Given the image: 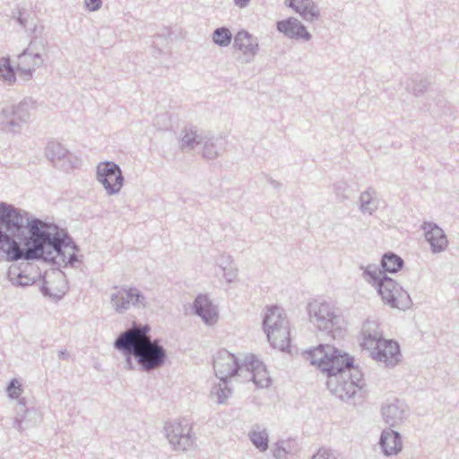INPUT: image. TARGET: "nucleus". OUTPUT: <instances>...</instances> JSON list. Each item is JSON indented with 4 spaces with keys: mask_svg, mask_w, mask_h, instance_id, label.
Segmentation results:
<instances>
[{
    "mask_svg": "<svg viewBox=\"0 0 459 459\" xmlns=\"http://www.w3.org/2000/svg\"><path fill=\"white\" fill-rule=\"evenodd\" d=\"M149 325L133 323L114 342V348L122 353H131L139 369L150 372L161 368L167 360V351L159 339H152Z\"/></svg>",
    "mask_w": 459,
    "mask_h": 459,
    "instance_id": "obj_1",
    "label": "nucleus"
},
{
    "mask_svg": "<svg viewBox=\"0 0 459 459\" xmlns=\"http://www.w3.org/2000/svg\"><path fill=\"white\" fill-rule=\"evenodd\" d=\"M263 329L273 347L282 351L290 348L292 341L290 321L281 307L277 305L265 307Z\"/></svg>",
    "mask_w": 459,
    "mask_h": 459,
    "instance_id": "obj_2",
    "label": "nucleus"
},
{
    "mask_svg": "<svg viewBox=\"0 0 459 459\" xmlns=\"http://www.w3.org/2000/svg\"><path fill=\"white\" fill-rule=\"evenodd\" d=\"M305 359L329 377H336L353 365V358L333 345L322 344L304 353Z\"/></svg>",
    "mask_w": 459,
    "mask_h": 459,
    "instance_id": "obj_3",
    "label": "nucleus"
},
{
    "mask_svg": "<svg viewBox=\"0 0 459 459\" xmlns=\"http://www.w3.org/2000/svg\"><path fill=\"white\" fill-rule=\"evenodd\" d=\"M36 108L37 102L30 97H25L18 103L3 106L0 108V132L13 135L20 134Z\"/></svg>",
    "mask_w": 459,
    "mask_h": 459,
    "instance_id": "obj_4",
    "label": "nucleus"
},
{
    "mask_svg": "<svg viewBox=\"0 0 459 459\" xmlns=\"http://www.w3.org/2000/svg\"><path fill=\"white\" fill-rule=\"evenodd\" d=\"M364 385L362 374L353 365L336 377L327 379L328 388L342 400L362 395Z\"/></svg>",
    "mask_w": 459,
    "mask_h": 459,
    "instance_id": "obj_5",
    "label": "nucleus"
},
{
    "mask_svg": "<svg viewBox=\"0 0 459 459\" xmlns=\"http://www.w3.org/2000/svg\"><path fill=\"white\" fill-rule=\"evenodd\" d=\"M110 304L117 313L124 314L131 307H146L147 299L135 287L114 286L110 294Z\"/></svg>",
    "mask_w": 459,
    "mask_h": 459,
    "instance_id": "obj_6",
    "label": "nucleus"
},
{
    "mask_svg": "<svg viewBox=\"0 0 459 459\" xmlns=\"http://www.w3.org/2000/svg\"><path fill=\"white\" fill-rule=\"evenodd\" d=\"M364 346L371 351L374 359L385 366H394L401 359L399 345L392 340L368 336L364 341Z\"/></svg>",
    "mask_w": 459,
    "mask_h": 459,
    "instance_id": "obj_7",
    "label": "nucleus"
},
{
    "mask_svg": "<svg viewBox=\"0 0 459 459\" xmlns=\"http://www.w3.org/2000/svg\"><path fill=\"white\" fill-rule=\"evenodd\" d=\"M96 180L103 186L107 195H117L125 183L121 168L114 161H101L96 168Z\"/></svg>",
    "mask_w": 459,
    "mask_h": 459,
    "instance_id": "obj_8",
    "label": "nucleus"
},
{
    "mask_svg": "<svg viewBox=\"0 0 459 459\" xmlns=\"http://www.w3.org/2000/svg\"><path fill=\"white\" fill-rule=\"evenodd\" d=\"M378 293L387 304L394 307L403 309L411 303L408 293L390 278H384L381 281Z\"/></svg>",
    "mask_w": 459,
    "mask_h": 459,
    "instance_id": "obj_9",
    "label": "nucleus"
},
{
    "mask_svg": "<svg viewBox=\"0 0 459 459\" xmlns=\"http://www.w3.org/2000/svg\"><path fill=\"white\" fill-rule=\"evenodd\" d=\"M309 314L316 318L320 329L332 332L333 325H339L341 318L334 314L333 307L326 302L315 300L309 303Z\"/></svg>",
    "mask_w": 459,
    "mask_h": 459,
    "instance_id": "obj_10",
    "label": "nucleus"
},
{
    "mask_svg": "<svg viewBox=\"0 0 459 459\" xmlns=\"http://www.w3.org/2000/svg\"><path fill=\"white\" fill-rule=\"evenodd\" d=\"M215 375L223 382L235 377L239 369L236 356L226 350L219 351L213 358Z\"/></svg>",
    "mask_w": 459,
    "mask_h": 459,
    "instance_id": "obj_11",
    "label": "nucleus"
},
{
    "mask_svg": "<svg viewBox=\"0 0 459 459\" xmlns=\"http://www.w3.org/2000/svg\"><path fill=\"white\" fill-rule=\"evenodd\" d=\"M44 58L39 52H30L24 49L17 56L16 72L18 76L23 82H29L33 78V73L36 68L44 65Z\"/></svg>",
    "mask_w": 459,
    "mask_h": 459,
    "instance_id": "obj_12",
    "label": "nucleus"
},
{
    "mask_svg": "<svg viewBox=\"0 0 459 459\" xmlns=\"http://www.w3.org/2000/svg\"><path fill=\"white\" fill-rule=\"evenodd\" d=\"M277 29L289 38L296 39H309L310 34L305 26L297 19L288 18L277 23Z\"/></svg>",
    "mask_w": 459,
    "mask_h": 459,
    "instance_id": "obj_13",
    "label": "nucleus"
},
{
    "mask_svg": "<svg viewBox=\"0 0 459 459\" xmlns=\"http://www.w3.org/2000/svg\"><path fill=\"white\" fill-rule=\"evenodd\" d=\"M425 237L434 252L443 251L447 247V238L439 227L432 223L424 226Z\"/></svg>",
    "mask_w": 459,
    "mask_h": 459,
    "instance_id": "obj_14",
    "label": "nucleus"
},
{
    "mask_svg": "<svg viewBox=\"0 0 459 459\" xmlns=\"http://www.w3.org/2000/svg\"><path fill=\"white\" fill-rule=\"evenodd\" d=\"M196 313L206 324L213 325L218 320V314L215 307L206 296H198L195 301Z\"/></svg>",
    "mask_w": 459,
    "mask_h": 459,
    "instance_id": "obj_15",
    "label": "nucleus"
},
{
    "mask_svg": "<svg viewBox=\"0 0 459 459\" xmlns=\"http://www.w3.org/2000/svg\"><path fill=\"white\" fill-rule=\"evenodd\" d=\"M247 366L252 372L254 383L259 387H267L271 383V379L265 366L256 359L252 358Z\"/></svg>",
    "mask_w": 459,
    "mask_h": 459,
    "instance_id": "obj_16",
    "label": "nucleus"
},
{
    "mask_svg": "<svg viewBox=\"0 0 459 459\" xmlns=\"http://www.w3.org/2000/svg\"><path fill=\"white\" fill-rule=\"evenodd\" d=\"M380 444L387 455H396L402 450L403 446L399 434L391 429L382 433Z\"/></svg>",
    "mask_w": 459,
    "mask_h": 459,
    "instance_id": "obj_17",
    "label": "nucleus"
},
{
    "mask_svg": "<svg viewBox=\"0 0 459 459\" xmlns=\"http://www.w3.org/2000/svg\"><path fill=\"white\" fill-rule=\"evenodd\" d=\"M235 45L244 54L255 55L258 49L256 39L246 30L238 32L235 37Z\"/></svg>",
    "mask_w": 459,
    "mask_h": 459,
    "instance_id": "obj_18",
    "label": "nucleus"
},
{
    "mask_svg": "<svg viewBox=\"0 0 459 459\" xmlns=\"http://www.w3.org/2000/svg\"><path fill=\"white\" fill-rule=\"evenodd\" d=\"M289 5L307 21H312L318 16V11L311 0H289Z\"/></svg>",
    "mask_w": 459,
    "mask_h": 459,
    "instance_id": "obj_19",
    "label": "nucleus"
},
{
    "mask_svg": "<svg viewBox=\"0 0 459 459\" xmlns=\"http://www.w3.org/2000/svg\"><path fill=\"white\" fill-rule=\"evenodd\" d=\"M13 65L11 64L9 56L0 57V80L5 84L12 86L16 81V72Z\"/></svg>",
    "mask_w": 459,
    "mask_h": 459,
    "instance_id": "obj_20",
    "label": "nucleus"
},
{
    "mask_svg": "<svg viewBox=\"0 0 459 459\" xmlns=\"http://www.w3.org/2000/svg\"><path fill=\"white\" fill-rule=\"evenodd\" d=\"M50 278H52L53 281L63 282V285L61 286L60 289H58V291L65 293V289H66V283L65 282V275L62 271H56V272H52L50 274H46L44 276L43 284L41 286V291L43 292V294L46 296L55 295L53 293V290L55 289L53 288V286L51 284V281L49 280Z\"/></svg>",
    "mask_w": 459,
    "mask_h": 459,
    "instance_id": "obj_21",
    "label": "nucleus"
},
{
    "mask_svg": "<svg viewBox=\"0 0 459 459\" xmlns=\"http://www.w3.org/2000/svg\"><path fill=\"white\" fill-rule=\"evenodd\" d=\"M68 151L58 142L51 141L46 147V156L54 164L64 160Z\"/></svg>",
    "mask_w": 459,
    "mask_h": 459,
    "instance_id": "obj_22",
    "label": "nucleus"
},
{
    "mask_svg": "<svg viewBox=\"0 0 459 459\" xmlns=\"http://www.w3.org/2000/svg\"><path fill=\"white\" fill-rule=\"evenodd\" d=\"M192 430L193 428L190 424L185 425L182 431L178 434L177 440L178 449L185 451L193 447L195 444V435Z\"/></svg>",
    "mask_w": 459,
    "mask_h": 459,
    "instance_id": "obj_23",
    "label": "nucleus"
},
{
    "mask_svg": "<svg viewBox=\"0 0 459 459\" xmlns=\"http://www.w3.org/2000/svg\"><path fill=\"white\" fill-rule=\"evenodd\" d=\"M382 266L388 273H396L400 271L403 265V259L395 254H385L382 258Z\"/></svg>",
    "mask_w": 459,
    "mask_h": 459,
    "instance_id": "obj_24",
    "label": "nucleus"
},
{
    "mask_svg": "<svg viewBox=\"0 0 459 459\" xmlns=\"http://www.w3.org/2000/svg\"><path fill=\"white\" fill-rule=\"evenodd\" d=\"M8 276L13 284L17 286H29L33 282L31 278L18 272V268L15 267H10Z\"/></svg>",
    "mask_w": 459,
    "mask_h": 459,
    "instance_id": "obj_25",
    "label": "nucleus"
},
{
    "mask_svg": "<svg viewBox=\"0 0 459 459\" xmlns=\"http://www.w3.org/2000/svg\"><path fill=\"white\" fill-rule=\"evenodd\" d=\"M231 32L225 27L215 30L212 35L213 42L221 47L228 46L231 41Z\"/></svg>",
    "mask_w": 459,
    "mask_h": 459,
    "instance_id": "obj_26",
    "label": "nucleus"
},
{
    "mask_svg": "<svg viewBox=\"0 0 459 459\" xmlns=\"http://www.w3.org/2000/svg\"><path fill=\"white\" fill-rule=\"evenodd\" d=\"M153 125L158 130H169L172 126L170 114L167 111L158 113L154 118Z\"/></svg>",
    "mask_w": 459,
    "mask_h": 459,
    "instance_id": "obj_27",
    "label": "nucleus"
},
{
    "mask_svg": "<svg viewBox=\"0 0 459 459\" xmlns=\"http://www.w3.org/2000/svg\"><path fill=\"white\" fill-rule=\"evenodd\" d=\"M26 49L32 53L39 52L42 56L43 54H47L48 49V44L41 37L33 36Z\"/></svg>",
    "mask_w": 459,
    "mask_h": 459,
    "instance_id": "obj_28",
    "label": "nucleus"
},
{
    "mask_svg": "<svg viewBox=\"0 0 459 459\" xmlns=\"http://www.w3.org/2000/svg\"><path fill=\"white\" fill-rule=\"evenodd\" d=\"M253 444L261 451H264L268 447V438L264 432L253 431L250 435Z\"/></svg>",
    "mask_w": 459,
    "mask_h": 459,
    "instance_id": "obj_29",
    "label": "nucleus"
},
{
    "mask_svg": "<svg viewBox=\"0 0 459 459\" xmlns=\"http://www.w3.org/2000/svg\"><path fill=\"white\" fill-rule=\"evenodd\" d=\"M22 391V385L16 378L12 379L6 387L7 394L11 399H18Z\"/></svg>",
    "mask_w": 459,
    "mask_h": 459,
    "instance_id": "obj_30",
    "label": "nucleus"
},
{
    "mask_svg": "<svg viewBox=\"0 0 459 459\" xmlns=\"http://www.w3.org/2000/svg\"><path fill=\"white\" fill-rule=\"evenodd\" d=\"M18 404L20 406V411H17V415L15 417L14 423L17 425L18 429H22L23 428L22 424L24 422V417H23V415H20V412H28L29 410L25 408L26 403H25L24 398L19 399Z\"/></svg>",
    "mask_w": 459,
    "mask_h": 459,
    "instance_id": "obj_31",
    "label": "nucleus"
},
{
    "mask_svg": "<svg viewBox=\"0 0 459 459\" xmlns=\"http://www.w3.org/2000/svg\"><path fill=\"white\" fill-rule=\"evenodd\" d=\"M44 27L38 25L35 22H30V25L26 28V30L30 33L31 38L33 36L40 37L43 33Z\"/></svg>",
    "mask_w": 459,
    "mask_h": 459,
    "instance_id": "obj_32",
    "label": "nucleus"
},
{
    "mask_svg": "<svg viewBox=\"0 0 459 459\" xmlns=\"http://www.w3.org/2000/svg\"><path fill=\"white\" fill-rule=\"evenodd\" d=\"M84 4L87 10L96 12L100 9L102 0H84Z\"/></svg>",
    "mask_w": 459,
    "mask_h": 459,
    "instance_id": "obj_33",
    "label": "nucleus"
},
{
    "mask_svg": "<svg viewBox=\"0 0 459 459\" xmlns=\"http://www.w3.org/2000/svg\"><path fill=\"white\" fill-rule=\"evenodd\" d=\"M312 459H335L329 452L325 450H319Z\"/></svg>",
    "mask_w": 459,
    "mask_h": 459,
    "instance_id": "obj_34",
    "label": "nucleus"
},
{
    "mask_svg": "<svg viewBox=\"0 0 459 459\" xmlns=\"http://www.w3.org/2000/svg\"><path fill=\"white\" fill-rule=\"evenodd\" d=\"M16 21L18 23L22 26L23 28H27L30 22H29L28 19L23 16V13L22 11L18 12V16L16 18Z\"/></svg>",
    "mask_w": 459,
    "mask_h": 459,
    "instance_id": "obj_35",
    "label": "nucleus"
},
{
    "mask_svg": "<svg viewBox=\"0 0 459 459\" xmlns=\"http://www.w3.org/2000/svg\"><path fill=\"white\" fill-rule=\"evenodd\" d=\"M125 356H126V365H125V368L127 369V370H132L134 369V364H133V361H132V357L133 354L131 353H123Z\"/></svg>",
    "mask_w": 459,
    "mask_h": 459,
    "instance_id": "obj_36",
    "label": "nucleus"
},
{
    "mask_svg": "<svg viewBox=\"0 0 459 459\" xmlns=\"http://www.w3.org/2000/svg\"><path fill=\"white\" fill-rule=\"evenodd\" d=\"M170 428H171L170 423H169V422H168V421H167V422H165V425H164V433H165V436H166V437L168 438V440H169V444H171V443H172V439H170V438H169L170 432H171Z\"/></svg>",
    "mask_w": 459,
    "mask_h": 459,
    "instance_id": "obj_37",
    "label": "nucleus"
},
{
    "mask_svg": "<svg viewBox=\"0 0 459 459\" xmlns=\"http://www.w3.org/2000/svg\"><path fill=\"white\" fill-rule=\"evenodd\" d=\"M58 358L60 359H68L69 358V353L66 351V350H61L59 351L58 352Z\"/></svg>",
    "mask_w": 459,
    "mask_h": 459,
    "instance_id": "obj_38",
    "label": "nucleus"
},
{
    "mask_svg": "<svg viewBox=\"0 0 459 459\" xmlns=\"http://www.w3.org/2000/svg\"><path fill=\"white\" fill-rule=\"evenodd\" d=\"M249 0H235V4L239 7H244L247 4Z\"/></svg>",
    "mask_w": 459,
    "mask_h": 459,
    "instance_id": "obj_39",
    "label": "nucleus"
}]
</instances>
